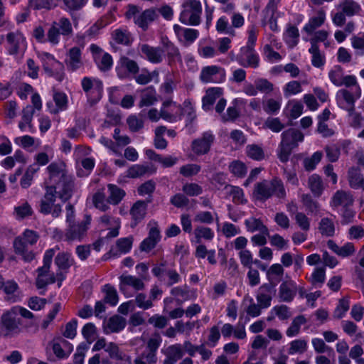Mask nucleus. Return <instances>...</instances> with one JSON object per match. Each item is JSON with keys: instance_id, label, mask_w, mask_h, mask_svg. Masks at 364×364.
I'll use <instances>...</instances> for the list:
<instances>
[{"instance_id": "obj_1", "label": "nucleus", "mask_w": 364, "mask_h": 364, "mask_svg": "<svg viewBox=\"0 0 364 364\" xmlns=\"http://www.w3.org/2000/svg\"><path fill=\"white\" fill-rule=\"evenodd\" d=\"M139 48L142 58L152 64L161 63L166 57L169 66H173L177 62L182 63V56L178 47L167 38L161 39L159 46L144 43L140 45Z\"/></svg>"}, {"instance_id": "obj_2", "label": "nucleus", "mask_w": 364, "mask_h": 364, "mask_svg": "<svg viewBox=\"0 0 364 364\" xmlns=\"http://www.w3.org/2000/svg\"><path fill=\"white\" fill-rule=\"evenodd\" d=\"M47 170L49 173V179L46 186H53L58 191V198L62 203L69 200L75 190L73 179L66 174L63 163H51Z\"/></svg>"}, {"instance_id": "obj_3", "label": "nucleus", "mask_w": 364, "mask_h": 364, "mask_svg": "<svg viewBox=\"0 0 364 364\" xmlns=\"http://www.w3.org/2000/svg\"><path fill=\"white\" fill-rule=\"evenodd\" d=\"M281 136L282 140L277 151V156L281 162L287 163L293 149L304 140V134L298 129L290 128L283 132Z\"/></svg>"}, {"instance_id": "obj_4", "label": "nucleus", "mask_w": 364, "mask_h": 364, "mask_svg": "<svg viewBox=\"0 0 364 364\" xmlns=\"http://www.w3.org/2000/svg\"><path fill=\"white\" fill-rule=\"evenodd\" d=\"M39 235L35 231L26 230L22 236L16 237L14 241L15 253L21 255L25 262L32 261L35 257V254L28 249V245L36 244Z\"/></svg>"}, {"instance_id": "obj_5", "label": "nucleus", "mask_w": 364, "mask_h": 364, "mask_svg": "<svg viewBox=\"0 0 364 364\" xmlns=\"http://www.w3.org/2000/svg\"><path fill=\"white\" fill-rule=\"evenodd\" d=\"M73 34V26L70 21L65 17H61L57 21H53L47 32V40L53 45H57L60 42L62 36L65 40Z\"/></svg>"}, {"instance_id": "obj_6", "label": "nucleus", "mask_w": 364, "mask_h": 364, "mask_svg": "<svg viewBox=\"0 0 364 364\" xmlns=\"http://www.w3.org/2000/svg\"><path fill=\"white\" fill-rule=\"evenodd\" d=\"M45 190L44 196L40 201L39 211L44 215L50 214L53 218H58L62 213L61 205L55 203L58 189L53 186H46Z\"/></svg>"}, {"instance_id": "obj_7", "label": "nucleus", "mask_w": 364, "mask_h": 364, "mask_svg": "<svg viewBox=\"0 0 364 364\" xmlns=\"http://www.w3.org/2000/svg\"><path fill=\"white\" fill-rule=\"evenodd\" d=\"M54 255V249L46 250L43 256V265L36 269L38 275L36 279V286L38 289H45L47 285L55 282L54 273H50V265Z\"/></svg>"}, {"instance_id": "obj_8", "label": "nucleus", "mask_w": 364, "mask_h": 364, "mask_svg": "<svg viewBox=\"0 0 364 364\" xmlns=\"http://www.w3.org/2000/svg\"><path fill=\"white\" fill-rule=\"evenodd\" d=\"M202 5L198 0H189L182 4L179 21L185 25L198 26L200 23Z\"/></svg>"}, {"instance_id": "obj_9", "label": "nucleus", "mask_w": 364, "mask_h": 364, "mask_svg": "<svg viewBox=\"0 0 364 364\" xmlns=\"http://www.w3.org/2000/svg\"><path fill=\"white\" fill-rule=\"evenodd\" d=\"M38 57L41 61L43 69L48 76L54 77L59 82L64 79V65L62 63L56 60L53 55L46 52L42 53Z\"/></svg>"}, {"instance_id": "obj_10", "label": "nucleus", "mask_w": 364, "mask_h": 364, "mask_svg": "<svg viewBox=\"0 0 364 364\" xmlns=\"http://www.w3.org/2000/svg\"><path fill=\"white\" fill-rule=\"evenodd\" d=\"M21 320L16 318L15 312L7 311L1 317L0 333L7 337L18 335L21 331Z\"/></svg>"}, {"instance_id": "obj_11", "label": "nucleus", "mask_w": 364, "mask_h": 364, "mask_svg": "<svg viewBox=\"0 0 364 364\" xmlns=\"http://www.w3.org/2000/svg\"><path fill=\"white\" fill-rule=\"evenodd\" d=\"M361 96L360 87H357L356 91L353 89H341L336 93V101L338 106L348 112L353 113L355 110V102Z\"/></svg>"}, {"instance_id": "obj_12", "label": "nucleus", "mask_w": 364, "mask_h": 364, "mask_svg": "<svg viewBox=\"0 0 364 364\" xmlns=\"http://www.w3.org/2000/svg\"><path fill=\"white\" fill-rule=\"evenodd\" d=\"M215 136L211 131L203 132L200 136L192 141L191 149L197 156L207 154L215 141Z\"/></svg>"}, {"instance_id": "obj_13", "label": "nucleus", "mask_w": 364, "mask_h": 364, "mask_svg": "<svg viewBox=\"0 0 364 364\" xmlns=\"http://www.w3.org/2000/svg\"><path fill=\"white\" fill-rule=\"evenodd\" d=\"M90 222V215H86L82 222L68 225L65 233V240L68 241H81L86 235Z\"/></svg>"}, {"instance_id": "obj_14", "label": "nucleus", "mask_w": 364, "mask_h": 364, "mask_svg": "<svg viewBox=\"0 0 364 364\" xmlns=\"http://www.w3.org/2000/svg\"><path fill=\"white\" fill-rule=\"evenodd\" d=\"M83 91L87 94L91 103L98 102L102 95V82L95 78L85 77L81 82Z\"/></svg>"}, {"instance_id": "obj_15", "label": "nucleus", "mask_w": 364, "mask_h": 364, "mask_svg": "<svg viewBox=\"0 0 364 364\" xmlns=\"http://www.w3.org/2000/svg\"><path fill=\"white\" fill-rule=\"evenodd\" d=\"M8 44L7 51L9 55H16L26 48V41L21 31L16 30L9 32L6 36Z\"/></svg>"}, {"instance_id": "obj_16", "label": "nucleus", "mask_w": 364, "mask_h": 364, "mask_svg": "<svg viewBox=\"0 0 364 364\" xmlns=\"http://www.w3.org/2000/svg\"><path fill=\"white\" fill-rule=\"evenodd\" d=\"M49 348L58 359L67 358L73 350V345L61 336L55 337L50 341L46 350Z\"/></svg>"}, {"instance_id": "obj_17", "label": "nucleus", "mask_w": 364, "mask_h": 364, "mask_svg": "<svg viewBox=\"0 0 364 364\" xmlns=\"http://www.w3.org/2000/svg\"><path fill=\"white\" fill-rule=\"evenodd\" d=\"M225 70L217 65L203 67L200 71V80L203 83H219L225 79Z\"/></svg>"}, {"instance_id": "obj_18", "label": "nucleus", "mask_w": 364, "mask_h": 364, "mask_svg": "<svg viewBox=\"0 0 364 364\" xmlns=\"http://www.w3.org/2000/svg\"><path fill=\"white\" fill-rule=\"evenodd\" d=\"M151 198L148 197L146 200H139L132 205L129 210L132 217V227H135L144 219L147 212L148 204L151 203Z\"/></svg>"}, {"instance_id": "obj_19", "label": "nucleus", "mask_w": 364, "mask_h": 364, "mask_svg": "<svg viewBox=\"0 0 364 364\" xmlns=\"http://www.w3.org/2000/svg\"><path fill=\"white\" fill-rule=\"evenodd\" d=\"M139 71L137 63L126 56H122L119 60L117 68V75L121 79L128 77L129 75H136Z\"/></svg>"}, {"instance_id": "obj_20", "label": "nucleus", "mask_w": 364, "mask_h": 364, "mask_svg": "<svg viewBox=\"0 0 364 364\" xmlns=\"http://www.w3.org/2000/svg\"><path fill=\"white\" fill-rule=\"evenodd\" d=\"M119 290L125 294L127 287H132L136 291H141L144 289L145 284L143 279L146 277L141 275V278L136 277L132 275H121L119 277Z\"/></svg>"}, {"instance_id": "obj_21", "label": "nucleus", "mask_w": 364, "mask_h": 364, "mask_svg": "<svg viewBox=\"0 0 364 364\" xmlns=\"http://www.w3.org/2000/svg\"><path fill=\"white\" fill-rule=\"evenodd\" d=\"M297 286L292 280L284 281L279 287L278 297L281 301L291 302L296 295Z\"/></svg>"}, {"instance_id": "obj_22", "label": "nucleus", "mask_w": 364, "mask_h": 364, "mask_svg": "<svg viewBox=\"0 0 364 364\" xmlns=\"http://www.w3.org/2000/svg\"><path fill=\"white\" fill-rule=\"evenodd\" d=\"M239 64L244 67L257 68L259 57L253 48L243 47L240 54L237 58Z\"/></svg>"}, {"instance_id": "obj_23", "label": "nucleus", "mask_w": 364, "mask_h": 364, "mask_svg": "<svg viewBox=\"0 0 364 364\" xmlns=\"http://www.w3.org/2000/svg\"><path fill=\"white\" fill-rule=\"evenodd\" d=\"M181 107L171 100H166L163 102L162 108L160 111V116L168 122L176 121L179 114H181Z\"/></svg>"}, {"instance_id": "obj_24", "label": "nucleus", "mask_w": 364, "mask_h": 364, "mask_svg": "<svg viewBox=\"0 0 364 364\" xmlns=\"http://www.w3.org/2000/svg\"><path fill=\"white\" fill-rule=\"evenodd\" d=\"M275 292L274 286L271 284H262L257 291L256 296L257 301L262 307L268 308L271 305L272 296Z\"/></svg>"}, {"instance_id": "obj_25", "label": "nucleus", "mask_w": 364, "mask_h": 364, "mask_svg": "<svg viewBox=\"0 0 364 364\" xmlns=\"http://www.w3.org/2000/svg\"><path fill=\"white\" fill-rule=\"evenodd\" d=\"M157 17V11L154 8H150L144 10L137 17H135L134 23L145 31L148 29L149 25L155 21Z\"/></svg>"}, {"instance_id": "obj_26", "label": "nucleus", "mask_w": 364, "mask_h": 364, "mask_svg": "<svg viewBox=\"0 0 364 364\" xmlns=\"http://www.w3.org/2000/svg\"><path fill=\"white\" fill-rule=\"evenodd\" d=\"M162 352L166 356L164 364H176L183 355L182 346L179 343L171 345Z\"/></svg>"}, {"instance_id": "obj_27", "label": "nucleus", "mask_w": 364, "mask_h": 364, "mask_svg": "<svg viewBox=\"0 0 364 364\" xmlns=\"http://www.w3.org/2000/svg\"><path fill=\"white\" fill-rule=\"evenodd\" d=\"M270 198L275 197L279 200H283L287 197V191L283 181L278 177L268 180Z\"/></svg>"}, {"instance_id": "obj_28", "label": "nucleus", "mask_w": 364, "mask_h": 364, "mask_svg": "<svg viewBox=\"0 0 364 364\" xmlns=\"http://www.w3.org/2000/svg\"><path fill=\"white\" fill-rule=\"evenodd\" d=\"M353 197L350 192L338 190L333 196L331 205L332 207L342 206L344 208L353 205Z\"/></svg>"}, {"instance_id": "obj_29", "label": "nucleus", "mask_w": 364, "mask_h": 364, "mask_svg": "<svg viewBox=\"0 0 364 364\" xmlns=\"http://www.w3.org/2000/svg\"><path fill=\"white\" fill-rule=\"evenodd\" d=\"M55 106L52 102L47 103V107L51 114H57L68 107V97L63 92H55L53 96Z\"/></svg>"}, {"instance_id": "obj_30", "label": "nucleus", "mask_w": 364, "mask_h": 364, "mask_svg": "<svg viewBox=\"0 0 364 364\" xmlns=\"http://www.w3.org/2000/svg\"><path fill=\"white\" fill-rule=\"evenodd\" d=\"M223 95V89L220 87H211L206 90L205 95L203 97V109L210 110L217 99Z\"/></svg>"}, {"instance_id": "obj_31", "label": "nucleus", "mask_w": 364, "mask_h": 364, "mask_svg": "<svg viewBox=\"0 0 364 364\" xmlns=\"http://www.w3.org/2000/svg\"><path fill=\"white\" fill-rule=\"evenodd\" d=\"M173 31L180 41H181V37H183L184 41L188 43H193L199 35L198 30L183 28L178 24L173 26Z\"/></svg>"}, {"instance_id": "obj_32", "label": "nucleus", "mask_w": 364, "mask_h": 364, "mask_svg": "<svg viewBox=\"0 0 364 364\" xmlns=\"http://www.w3.org/2000/svg\"><path fill=\"white\" fill-rule=\"evenodd\" d=\"M68 69L75 71L82 65L81 59V51L78 47H73L69 50L68 58L66 60Z\"/></svg>"}, {"instance_id": "obj_33", "label": "nucleus", "mask_w": 364, "mask_h": 364, "mask_svg": "<svg viewBox=\"0 0 364 364\" xmlns=\"http://www.w3.org/2000/svg\"><path fill=\"white\" fill-rule=\"evenodd\" d=\"M256 200L265 202L270 198L268 180H263L255 184L252 193Z\"/></svg>"}, {"instance_id": "obj_34", "label": "nucleus", "mask_w": 364, "mask_h": 364, "mask_svg": "<svg viewBox=\"0 0 364 364\" xmlns=\"http://www.w3.org/2000/svg\"><path fill=\"white\" fill-rule=\"evenodd\" d=\"M327 245L329 249L342 257H349L353 255L355 251L354 245L351 242H347L342 247H339L334 241L328 240Z\"/></svg>"}, {"instance_id": "obj_35", "label": "nucleus", "mask_w": 364, "mask_h": 364, "mask_svg": "<svg viewBox=\"0 0 364 364\" xmlns=\"http://www.w3.org/2000/svg\"><path fill=\"white\" fill-rule=\"evenodd\" d=\"M325 20L326 13L323 10L320 9L314 16L310 18L308 23L304 26V31L308 34H311L317 28L323 24Z\"/></svg>"}, {"instance_id": "obj_36", "label": "nucleus", "mask_w": 364, "mask_h": 364, "mask_svg": "<svg viewBox=\"0 0 364 364\" xmlns=\"http://www.w3.org/2000/svg\"><path fill=\"white\" fill-rule=\"evenodd\" d=\"M112 38L117 44L129 46L133 41L131 33L124 28H117L112 31Z\"/></svg>"}, {"instance_id": "obj_37", "label": "nucleus", "mask_w": 364, "mask_h": 364, "mask_svg": "<svg viewBox=\"0 0 364 364\" xmlns=\"http://www.w3.org/2000/svg\"><path fill=\"white\" fill-rule=\"evenodd\" d=\"M156 172V169L150 166L135 164L129 168L127 176L129 178H138L144 175H151Z\"/></svg>"}, {"instance_id": "obj_38", "label": "nucleus", "mask_w": 364, "mask_h": 364, "mask_svg": "<svg viewBox=\"0 0 364 364\" xmlns=\"http://www.w3.org/2000/svg\"><path fill=\"white\" fill-rule=\"evenodd\" d=\"M126 326V321L124 318L118 315L113 316L109 318L105 326V333H115L119 332L124 328Z\"/></svg>"}, {"instance_id": "obj_39", "label": "nucleus", "mask_w": 364, "mask_h": 364, "mask_svg": "<svg viewBox=\"0 0 364 364\" xmlns=\"http://www.w3.org/2000/svg\"><path fill=\"white\" fill-rule=\"evenodd\" d=\"M108 202L109 204L117 205L126 196L125 191L114 184L107 185Z\"/></svg>"}, {"instance_id": "obj_40", "label": "nucleus", "mask_w": 364, "mask_h": 364, "mask_svg": "<svg viewBox=\"0 0 364 364\" xmlns=\"http://www.w3.org/2000/svg\"><path fill=\"white\" fill-rule=\"evenodd\" d=\"M92 203L94 206L102 212L109 210V202H108V196L104 192V188L99 189L92 196Z\"/></svg>"}, {"instance_id": "obj_41", "label": "nucleus", "mask_w": 364, "mask_h": 364, "mask_svg": "<svg viewBox=\"0 0 364 364\" xmlns=\"http://www.w3.org/2000/svg\"><path fill=\"white\" fill-rule=\"evenodd\" d=\"M348 182L351 188H362L364 191V178L360 171L357 168H350L348 173Z\"/></svg>"}, {"instance_id": "obj_42", "label": "nucleus", "mask_w": 364, "mask_h": 364, "mask_svg": "<svg viewBox=\"0 0 364 364\" xmlns=\"http://www.w3.org/2000/svg\"><path fill=\"white\" fill-rule=\"evenodd\" d=\"M308 186L315 197L321 196L324 190V185L321 177L315 173L309 177Z\"/></svg>"}, {"instance_id": "obj_43", "label": "nucleus", "mask_w": 364, "mask_h": 364, "mask_svg": "<svg viewBox=\"0 0 364 364\" xmlns=\"http://www.w3.org/2000/svg\"><path fill=\"white\" fill-rule=\"evenodd\" d=\"M170 293L178 304L191 299V291L187 285L175 287L171 289Z\"/></svg>"}, {"instance_id": "obj_44", "label": "nucleus", "mask_w": 364, "mask_h": 364, "mask_svg": "<svg viewBox=\"0 0 364 364\" xmlns=\"http://www.w3.org/2000/svg\"><path fill=\"white\" fill-rule=\"evenodd\" d=\"M55 264L60 270H65V273L68 269L75 264V260L68 252H60L55 258Z\"/></svg>"}, {"instance_id": "obj_45", "label": "nucleus", "mask_w": 364, "mask_h": 364, "mask_svg": "<svg viewBox=\"0 0 364 364\" xmlns=\"http://www.w3.org/2000/svg\"><path fill=\"white\" fill-rule=\"evenodd\" d=\"M4 293L6 294L5 299L11 303L16 302L18 300L17 295L18 284L16 282L10 280L6 282H4L2 287Z\"/></svg>"}, {"instance_id": "obj_46", "label": "nucleus", "mask_w": 364, "mask_h": 364, "mask_svg": "<svg viewBox=\"0 0 364 364\" xmlns=\"http://www.w3.org/2000/svg\"><path fill=\"white\" fill-rule=\"evenodd\" d=\"M194 242L196 243H200L202 241V239L208 241H210L214 237V232L213 230L208 227L205 226H197L194 231Z\"/></svg>"}, {"instance_id": "obj_47", "label": "nucleus", "mask_w": 364, "mask_h": 364, "mask_svg": "<svg viewBox=\"0 0 364 364\" xmlns=\"http://www.w3.org/2000/svg\"><path fill=\"white\" fill-rule=\"evenodd\" d=\"M245 225L247 231L250 232L259 231L262 234L269 235L267 227L259 219L253 217L250 218L245 220Z\"/></svg>"}, {"instance_id": "obj_48", "label": "nucleus", "mask_w": 364, "mask_h": 364, "mask_svg": "<svg viewBox=\"0 0 364 364\" xmlns=\"http://www.w3.org/2000/svg\"><path fill=\"white\" fill-rule=\"evenodd\" d=\"M299 32L298 28L293 25L289 24L284 33V40L291 48L296 46L299 42Z\"/></svg>"}, {"instance_id": "obj_49", "label": "nucleus", "mask_w": 364, "mask_h": 364, "mask_svg": "<svg viewBox=\"0 0 364 364\" xmlns=\"http://www.w3.org/2000/svg\"><path fill=\"white\" fill-rule=\"evenodd\" d=\"M309 52L312 55L311 63L313 66L321 68L324 65L325 57L321 53L318 45L314 41L311 42Z\"/></svg>"}, {"instance_id": "obj_50", "label": "nucleus", "mask_w": 364, "mask_h": 364, "mask_svg": "<svg viewBox=\"0 0 364 364\" xmlns=\"http://www.w3.org/2000/svg\"><path fill=\"white\" fill-rule=\"evenodd\" d=\"M105 293L104 301L111 306H116L119 301V296L116 289L109 284H105L102 288Z\"/></svg>"}, {"instance_id": "obj_51", "label": "nucleus", "mask_w": 364, "mask_h": 364, "mask_svg": "<svg viewBox=\"0 0 364 364\" xmlns=\"http://www.w3.org/2000/svg\"><path fill=\"white\" fill-rule=\"evenodd\" d=\"M320 233L326 237H332L335 234V225L333 220L328 218H323L318 224Z\"/></svg>"}, {"instance_id": "obj_52", "label": "nucleus", "mask_w": 364, "mask_h": 364, "mask_svg": "<svg viewBox=\"0 0 364 364\" xmlns=\"http://www.w3.org/2000/svg\"><path fill=\"white\" fill-rule=\"evenodd\" d=\"M306 323V319L303 315L296 316L286 331L287 336L288 337L297 336L300 332L301 326Z\"/></svg>"}, {"instance_id": "obj_53", "label": "nucleus", "mask_w": 364, "mask_h": 364, "mask_svg": "<svg viewBox=\"0 0 364 364\" xmlns=\"http://www.w3.org/2000/svg\"><path fill=\"white\" fill-rule=\"evenodd\" d=\"M58 6L56 0H29L28 7L34 10L52 9Z\"/></svg>"}, {"instance_id": "obj_54", "label": "nucleus", "mask_w": 364, "mask_h": 364, "mask_svg": "<svg viewBox=\"0 0 364 364\" xmlns=\"http://www.w3.org/2000/svg\"><path fill=\"white\" fill-rule=\"evenodd\" d=\"M340 8L348 16H352L360 10V6L353 0H344L341 3Z\"/></svg>"}, {"instance_id": "obj_55", "label": "nucleus", "mask_w": 364, "mask_h": 364, "mask_svg": "<svg viewBox=\"0 0 364 364\" xmlns=\"http://www.w3.org/2000/svg\"><path fill=\"white\" fill-rule=\"evenodd\" d=\"M306 349L307 342L304 339H296L290 342L288 353L289 355L302 354Z\"/></svg>"}, {"instance_id": "obj_56", "label": "nucleus", "mask_w": 364, "mask_h": 364, "mask_svg": "<svg viewBox=\"0 0 364 364\" xmlns=\"http://www.w3.org/2000/svg\"><path fill=\"white\" fill-rule=\"evenodd\" d=\"M325 279V269L323 267H318L314 269L309 280L312 284V285L316 287H321L324 283Z\"/></svg>"}, {"instance_id": "obj_57", "label": "nucleus", "mask_w": 364, "mask_h": 364, "mask_svg": "<svg viewBox=\"0 0 364 364\" xmlns=\"http://www.w3.org/2000/svg\"><path fill=\"white\" fill-rule=\"evenodd\" d=\"M264 128L269 129L275 133L280 132L284 129L285 125L278 117H267L263 124Z\"/></svg>"}, {"instance_id": "obj_58", "label": "nucleus", "mask_w": 364, "mask_h": 364, "mask_svg": "<svg viewBox=\"0 0 364 364\" xmlns=\"http://www.w3.org/2000/svg\"><path fill=\"white\" fill-rule=\"evenodd\" d=\"M248 157L253 160L261 161L264 158V153L261 146L257 144H250L246 147Z\"/></svg>"}, {"instance_id": "obj_59", "label": "nucleus", "mask_w": 364, "mask_h": 364, "mask_svg": "<svg viewBox=\"0 0 364 364\" xmlns=\"http://www.w3.org/2000/svg\"><path fill=\"white\" fill-rule=\"evenodd\" d=\"M225 189L228 190L230 194L232 196V201L235 203L244 204L247 200L244 197V193L242 188L237 186L226 185Z\"/></svg>"}, {"instance_id": "obj_60", "label": "nucleus", "mask_w": 364, "mask_h": 364, "mask_svg": "<svg viewBox=\"0 0 364 364\" xmlns=\"http://www.w3.org/2000/svg\"><path fill=\"white\" fill-rule=\"evenodd\" d=\"M170 269L167 267V262L162 260L154 265L151 272L159 281L165 282V275Z\"/></svg>"}, {"instance_id": "obj_61", "label": "nucleus", "mask_w": 364, "mask_h": 364, "mask_svg": "<svg viewBox=\"0 0 364 364\" xmlns=\"http://www.w3.org/2000/svg\"><path fill=\"white\" fill-rule=\"evenodd\" d=\"M97 67L102 71H107L111 69L113 60L112 56L107 53H103L102 55L95 60Z\"/></svg>"}, {"instance_id": "obj_62", "label": "nucleus", "mask_w": 364, "mask_h": 364, "mask_svg": "<svg viewBox=\"0 0 364 364\" xmlns=\"http://www.w3.org/2000/svg\"><path fill=\"white\" fill-rule=\"evenodd\" d=\"M322 156L321 151H316L311 157L304 159L303 164L305 170L311 171L315 169L316 165L321 161Z\"/></svg>"}, {"instance_id": "obj_63", "label": "nucleus", "mask_w": 364, "mask_h": 364, "mask_svg": "<svg viewBox=\"0 0 364 364\" xmlns=\"http://www.w3.org/2000/svg\"><path fill=\"white\" fill-rule=\"evenodd\" d=\"M328 77L331 82L337 87L342 86V80L343 77V69L340 65L335 66L328 73Z\"/></svg>"}, {"instance_id": "obj_64", "label": "nucleus", "mask_w": 364, "mask_h": 364, "mask_svg": "<svg viewBox=\"0 0 364 364\" xmlns=\"http://www.w3.org/2000/svg\"><path fill=\"white\" fill-rule=\"evenodd\" d=\"M157 361L156 355H154V353H149L145 350L138 355L134 360V364H154Z\"/></svg>"}]
</instances>
